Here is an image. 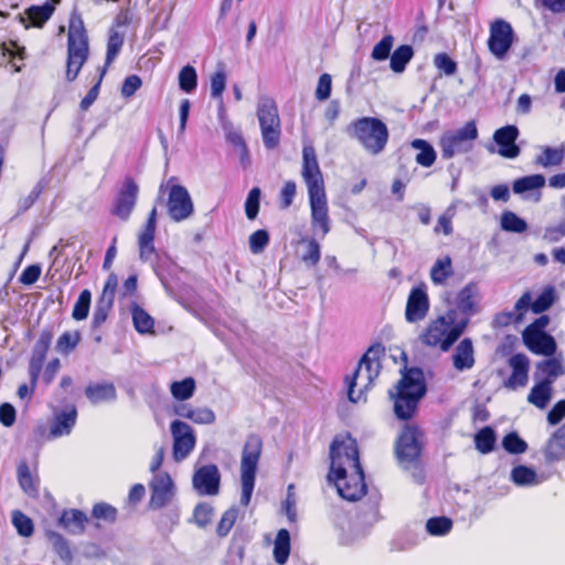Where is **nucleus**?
I'll return each mask as SVG.
<instances>
[{
    "instance_id": "obj_33",
    "label": "nucleus",
    "mask_w": 565,
    "mask_h": 565,
    "mask_svg": "<svg viewBox=\"0 0 565 565\" xmlns=\"http://www.w3.org/2000/svg\"><path fill=\"white\" fill-rule=\"evenodd\" d=\"M414 56V50L411 45H399L392 54L390 61V67L394 73H403L406 65L411 62Z\"/></svg>"
},
{
    "instance_id": "obj_47",
    "label": "nucleus",
    "mask_w": 565,
    "mask_h": 565,
    "mask_svg": "<svg viewBox=\"0 0 565 565\" xmlns=\"http://www.w3.org/2000/svg\"><path fill=\"white\" fill-rule=\"evenodd\" d=\"M555 301V288L547 286L541 295L532 302L531 309L534 313H542L548 310Z\"/></svg>"
},
{
    "instance_id": "obj_17",
    "label": "nucleus",
    "mask_w": 565,
    "mask_h": 565,
    "mask_svg": "<svg viewBox=\"0 0 565 565\" xmlns=\"http://www.w3.org/2000/svg\"><path fill=\"white\" fill-rule=\"evenodd\" d=\"M311 211V224L315 231H319L321 237L330 232V217L326 191L308 193Z\"/></svg>"
},
{
    "instance_id": "obj_1",
    "label": "nucleus",
    "mask_w": 565,
    "mask_h": 565,
    "mask_svg": "<svg viewBox=\"0 0 565 565\" xmlns=\"http://www.w3.org/2000/svg\"><path fill=\"white\" fill-rule=\"evenodd\" d=\"M330 459L328 479L334 481L339 495L348 501L364 495L366 484L355 440L335 438L330 446Z\"/></svg>"
},
{
    "instance_id": "obj_15",
    "label": "nucleus",
    "mask_w": 565,
    "mask_h": 565,
    "mask_svg": "<svg viewBox=\"0 0 565 565\" xmlns=\"http://www.w3.org/2000/svg\"><path fill=\"white\" fill-rule=\"evenodd\" d=\"M139 186L131 177H126L115 199L111 213L122 221H127L137 203Z\"/></svg>"
},
{
    "instance_id": "obj_51",
    "label": "nucleus",
    "mask_w": 565,
    "mask_h": 565,
    "mask_svg": "<svg viewBox=\"0 0 565 565\" xmlns=\"http://www.w3.org/2000/svg\"><path fill=\"white\" fill-rule=\"evenodd\" d=\"M451 527L452 521L447 516L430 518L426 522V530L430 535H445L450 532Z\"/></svg>"
},
{
    "instance_id": "obj_48",
    "label": "nucleus",
    "mask_w": 565,
    "mask_h": 565,
    "mask_svg": "<svg viewBox=\"0 0 565 565\" xmlns=\"http://www.w3.org/2000/svg\"><path fill=\"white\" fill-rule=\"evenodd\" d=\"M113 305L114 301H111L110 299H106L105 297L98 298L92 320L93 329L99 328L107 320L108 313L111 310Z\"/></svg>"
},
{
    "instance_id": "obj_38",
    "label": "nucleus",
    "mask_w": 565,
    "mask_h": 565,
    "mask_svg": "<svg viewBox=\"0 0 565 565\" xmlns=\"http://www.w3.org/2000/svg\"><path fill=\"white\" fill-rule=\"evenodd\" d=\"M124 41H125L124 33H120L115 29H110L109 35H108V41H107L106 60H105V65L103 67H106V70H107L108 66L114 62V60L117 57V55L121 51Z\"/></svg>"
},
{
    "instance_id": "obj_3",
    "label": "nucleus",
    "mask_w": 565,
    "mask_h": 565,
    "mask_svg": "<svg viewBox=\"0 0 565 565\" xmlns=\"http://www.w3.org/2000/svg\"><path fill=\"white\" fill-rule=\"evenodd\" d=\"M468 322V318L457 320V311L450 309L430 320L418 339L428 348H439L447 352L466 331Z\"/></svg>"
},
{
    "instance_id": "obj_36",
    "label": "nucleus",
    "mask_w": 565,
    "mask_h": 565,
    "mask_svg": "<svg viewBox=\"0 0 565 565\" xmlns=\"http://www.w3.org/2000/svg\"><path fill=\"white\" fill-rule=\"evenodd\" d=\"M54 9L55 8L53 4L45 2L43 6L30 7L25 10V14L33 26L42 28L44 23L52 17Z\"/></svg>"
},
{
    "instance_id": "obj_58",
    "label": "nucleus",
    "mask_w": 565,
    "mask_h": 565,
    "mask_svg": "<svg viewBox=\"0 0 565 565\" xmlns=\"http://www.w3.org/2000/svg\"><path fill=\"white\" fill-rule=\"evenodd\" d=\"M249 249L253 254L262 253L269 243V234L266 230H257L249 236Z\"/></svg>"
},
{
    "instance_id": "obj_49",
    "label": "nucleus",
    "mask_w": 565,
    "mask_h": 565,
    "mask_svg": "<svg viewBox=\"0 0 565 565\" xmlns=\"http://www.w3.org/2000/svg\"><path fill=\"white\" fill-rule=\"evenodd\" d=\"M502 447L512 455H520L527 450L526 441L516 431H511L503 437Z\"/></svg>"
},
{
    "instance_id": "obj_41",
    "label": "nucleus",
    "mask_w": 565,
    "mask_h": 565,
    "mask_svg": "<svg viewBox=\"0 0 565 565\" xmlns=\"http://www.w3.org/2000/svg\"><path fill=\"white\" fill-rule=\"evenodd\" d=\"M195 391V381L193 377H185L182 381L172 382L170 392L178 401H186L191 398Z\"/></svg>"
},
{
    "instance_id": "obj_62",
    "label": "nucleus",
    "mask_w": 565,
    "mask_h": 565,
    "mask_svg": "<svg viewBox=\"0 0 565 565\" xmlns=\"http://www.w3.org/2000/svg\"><path fill=\"white\" fill-rule=\"evenodd\" d=\"M301 259L310 266H315L319 263L320 245L315 239H310L306 243V250L302 253Z\"/></svg>"
},
{
    "instance_id": "obj_35",
    "label": "nucleus",
    "mask_w": 565,
    "mask_h": 565,
    "mask_svg": "<svg viewBox=\"0 0 565 565\" xmlns=\"http://www.w3.org/2000/svg\"><path fill=\"white\" fill-rule=\"evenodd\" d=\"M290 553V534L286 529L278 531L274 543V558L277 564L284 565Z\"/></svg>"
},
{
    "instance_id": "obj_64",
    "label": "nucleus",
    "mask_w": 565,
    "mask_h": 565,
    "mask_svg": "<svg viewBox=\"0 0 565 565\" xmlns=\"http://www.w3.org/2000/svg\"><path fill=\"white\" fill-rule=\"evenodd\" d=\"M41 271L42 268L39 264L29 265L21 273L19 281L25 286H31L39 280Z\"/></svg>"
},
{
    "instance_id": "obj_32",
    "label": "nucleus",
    "mask_w": 565,
    "mask_h": 565,
    "mask_svg": "<svg viewBox=\"0 0 565 565\" xmlns=\"http://www.w3.org/2000/svg\"><path fill=\"white\" fill-rule=\"evenodd\" d=\"M411 146L418 150L415 160L419 166L429 168L435 163L437 154L434 147L428 141L424 139H414L411 142Z\"/></svg>"
},
{
    "instance_id": "obj_57",
    "label": "nucleus",
    "mask_w": 565,
    "mask_h": 565,
    "mask_svg": "<svg viewBox=\"0 0 565 565\" xmlns=\"http://www.w3.org/2000/svg\"><path fill=\"white\" fill-rule=\"evenodd\" d=\"M105 74H106V67H100L98 79H97L96 84L88 90L86 96L79 103V108L82 110H84V111L87 110L97 99L99 89H100V85H102Z\"/></svg>"
},
{
    "instance_id": "obj_4",
    "label": "nucleus",
    "mask_w": 565,
    "mask_h": 565,
    "mask_svg": "<svg viewBox=\"0 0 565 565\" xmlns=\"http://www.w3.org/2000/svg\"><path fill=\"white\" fill-rule=\"evenodd\" d=\"M384 347L381 343L371 345L363 354L351 377H347L348 398L352 403L365 402L366 392L374 385L380 375L382 365L381 356L384 354Z\"/></svg>"
},
{
    "instance_id": "obj_42",
    "label": "nucleus",
    "mask_w": 565,
    "mask_h": 565,
    "mask_svg": "<svg viewBox=\"0 0 565 565\" xmlns=\"http://www.w3.org/2000/svg\"><path fill=\"white\" fill-rule=\"evenodd\" d=\"M132 321L136 330L139 333H151L153 331V319L138 306L132 308Z\"/></svg>"
},
{
    "instance_id": "obj_27",
    "label": "nucleus",
    "mask_w": 565,
    "mask_h": 565,
    "mask_svg": "<svg viewBox=\"0 0 565 565\" xmlns=\"http://www.w3.org/2000/svg\"><path fill=\"white\" fill-rule=\"evenodd\" d=\"M511 481L518 487H534L543 482L536 471L527 466L519 465L511 470Z\"/></svg>"
},
{
    "instance_id": "obj_28",
    "label": "nucleus",
    "mask_w": 565,
    "mask_h": 565,
    "mask_svg": "<svg viewBox=\"0 0 565 565\" xmlns=\"http://www.w3.org/2000/svg\"><path fill=\"white\" fill-rule=\"evenodd\" d=\"M85 395L93 404L110 402L116 398V388L111 383L90 384L85 388Z\"/></svg>"
},
{
    "instance_id": "obj_55",
    "label": "nucleus",
    "mask_w": 565,
    "mask_h": 565,
    "mask_svg": "<svg viewBox=\"0 0 565 565\" xmlns=\"http://www.w3.org/2000/svg\"><path fill=\"white\" fill-rule=\"evenodd\" d=\"M260 189L253 188L245 201V213L248 220H255L259 212Z\"/></svg>"
},
{
    "instance_id": "obj_10",
    "label": "nucleus",
    "mask_w": 565,
    "mask_h": 565,
    "mask_svg": "<svg viewBox=\"0 0 565 565\" xmlns=\"http://www.w3.org/2000/svg\"><path fill=\"white\" fill-rule=\"evenodd\" d=\"M477 137L478 130L473 121L467 122L455 132L444 135L440 139L443 158L450 159L457 153L468 151L470 149L468 143Z\"/></svg>"
},
{
    "instance_id": "obj_16",
    "label": "nucleus",
    "mask_w": 565,
    "mask_h": 565,
    "mask_svg": "<svg viewBox=\"0 0 565 565\" xmlns=\"http://www.w3.org/2000/svg\"><path fill=\"white\" fill-rule=\"evenodd\" d=\"M429 311V299L424 284L412 288L405 308V319L415 323L425 319Z\"/></svg>"
},
{
    "instance_id": "obj_44",
    "label": "nucleus",
    "mask_w": 565,
    "mask_h": 565,
    "mask_svg": "<svg viewBox=\"0 0 565 565\" xmlns=\"http://www.w3.org/2000/svg\"><path fill=\"white\" fill-rule=\"evenodd\" d=\"M211 97L220 99L222 104V95L226 85V73L223 63L217 64L216 72L211 76Z\"/></svg>"
},
{
    "instance_id": "obj_18",
    "label": "nucleus",
    "mask_w": 565,
    "mask_h": 565,
    "mask_svg": "<svg viewBox=\"0 0 565 565\" xmlns=\"http://www.w3.org/2000/svg\"><path fill=\"white\" fill-rule=\"evenodd\" d=\"M221 475L216 465L199 468L192 478L194 489L201 495H216L220 491Z\"/></svg>"
},
{
    "instance_id": "obj_22",
    "label": "nucleus",
    "mask_w": 565,
    "mask_h": 565,
    "mask_svg": "<svg viewBox=\"0 0 565 565\" xmlns=\"http://www.w3.org/2000/svg\"><path fill=\"white\" fill-rule=\"evenodd\" d=\"M452 365L458 372H463L473 367L475 350L470 338L462 339L455 348L452 354Z\"/></svg>"
},
{
    "instance_id": "obj_23",
    "label": "nucleus",
    "mask_w": 565,
    "mask_h": 565,
    "mask_svg": "<svg viewBox=\"0 0 565 565\" xmlns=\"http://www.w3.org/2000/svg\"><path fill=\"white\" fill-rule=\"evenodd\" d=\"M523 341L536 354L551 356L556 351V342L548 333H523Z\"/></svg>"
},
{
    "instance_id": "obj_34",
    "label": "nucleus",
    "mask_w": 565,
    "mask_h": 565,
    "mask_svg": "<svg viewBox=\"0 0 565 565\" xmlns=\"http://www.w3.org/2000/svg\"><path fill=\"white\" fill-rule=\"evenodd\" d=\"M542 153L534 160L536 166L548 168L559 166L564 160V147L553 148L544 146L541 148Z\"/></svg>"
},
{
    "instance_id": "obj_7",
    "label": "nucleus",
    "mask_w": 565,
    "mask_h": 565,
    "mask_svg": "<svg viewBox=\"0 0 565 565\" xmlns=\"http://www.w3.org/2000/svg\"><path fill=\"white\" fill-rule=\"evenodd\" d=\"M88 38L78 15H72L67 35V60L65 78L74 82L88 58Z\"/></svg>"
},
{
    "instance_id": "obj_56",
    "label": "nucleus",
    "mask_w": 565,
    "mask_h": 565,
    "mask_svg": "<svg viewBox=\"0 0 565 565\" xmlns=\"http://www.w3.org/2000/svg\"><path fill=\"white\" fill-rule=\"evenodd\" d=\"M92 515L97 520L114 523L117 519V510L108 503H97L93 507Z\"/></svg>"
},
{
    "instance_id": "obj_9",
    "label": "nucleus",
    "mask_w": 565,
    "mask_h": 565,
    "mask_svg": "<svg viewBox=\"0 0 565 565\" xmlns=\"http://www.w3.org/2000/svg\"><path fill=\"white\" fill-rule=\"evenodd\" d=\"M257 118L262 139L266 149L273 150L280 142V118L276 103L271 98H263L257 105Z\"/></svg>"
},
{
    "instance_id": "obj_29",
    "label": "nucleus",
    "mask_w": 565,
    "mask_h": 565,
    "mask_svg": "<svg viewBox=\"0 0 565 565\" xmlns=\"http://www.w3.org/2000/svg\"><path fill=\"white\" fill-rule=\"evenodd\" d=\"M18 481L29 497H36L39 492V480L34 478L30 471V468L25 461H21L17 468Z\"/></svg>"
},
{
    "instance_id": "obj_30",
    "label": "nucleus",
    "mask_w": 565,
    "mask_h": 565,
    "mask_svg": "<svg viewBox=\"0 0 565 565\" xmlns=\"http://www.w3.org/2000/svg\"><path fill=\"white\" fill-rule=\"evenodd\" d=\"M545 183L546 179L543 174H531L515 179L512 184V190L515 194L522 195L544 188Z\"/></svg>"
},
{
    "instance_id": "obj_31",
    "label": "nucleus",
    "mask_w": 565,
    "mask_h": 565,
    "mask_svg": "<svg viewBox=\"0 0 565 565\" xmlns=\"http://www.w3.org/2000/svg\"><path fill=\"white\" fill-rule=\"evenodd\" d=\"M88 519L79 510L64 511L60 518V524L72 533H82Z\"/></svg>"
},
{
    "instance_id": "obj_52",
    "label": "nucleus",
    "mask_w": 565,
    "mask_h": 565,
    "mask_svg": "<svg viewBox=\"0 0 565 565\" xmlns=\"http://www.w3.org/2000/svg\"><path fill=\"white\" fill-rule=\"evenodd\" d=\"M536 367L547 376L546 380H552V383L555 379L565 374L564 365L556 359H547L543 362H540L537 363Z\"/></svg>"
},
{
    "instance_id": "obj_50",
    "label": "nucleus",
    "mask_w": 565,
    "mask_h": 565,
    "mask_svg": "<svg viewBox=\"0 0 565 565\" xmlns=\"http://www.w3.org/2000/svg\"><path fill=\"white\" fill-rule=\"evenodd\" d=\"M92 294L88 289H84L73 308L72 317L73 319L81 321L87 318L89 308H90Z\"/></svg>"
},
{
    "instance_id": "obj_43",
    "label": "nucleus",
    "mask_w": 565,
    "mask_h": 565,
    "mask_svg": "<svg viewBox=\"0 0 565 565\" xmlns=\"http://www.w3.org/2000/svg\"><path fill=\"white\" fill-rule=\"evenodd\" d=\"M12 524L15 527L19 535L23 537H29L34 532L33 521L20 510H14L12 512Z\"/></svg>"
},
{
    "instance_id": "obj_11",
    "label": "nucleus",
    "mask_w": 565,
    "mask_h": 565,
    "mask_svg": "<svg viewBox=\"0 0 565 565\" xmlns=\"http://www.w3.org/2000/svg\"><path fill=\"white\" fill-rule=\"evenodd\" d=\"M168 215L173 222L180 223L194 213V204L189 191L180 184L170 188L167 201Z\"/></svg>"
},
{
    "instance_id": "obj_21",
    "label": "nucleus",
    "mask_w": 565,
    "mask_h": 565,
    "mask_svg": "<svg viewBox=\"0 0 565 565\" xmlns=\"http://www.w3.org/2000/svg\"><path fill=\"white\" fill-rule=\"evenodd\" d=\"M509 366L512 369V373L503 386L509 390H515L523 387L529 381V359L525 354L516 353L509 359Z\"/></svg>"
},
{
    "instance_id": "obj_2",
    "label": "nucleus",
    "mask_w": 565,
    "mask_h": 565,
    "mask_svg": "<svg viewBox=\"0 0 565 565\" xmlns=\"http://www.w3.org/2000/svg\"><path fill=\"white\" fill-rule=\"evenodd\" d=\"M426 394V385L422 370L413 367L407 370L390 396L394 401V414L401 420L411 419L417 408L419 401Z\"/></svg>"
},
{
    "instance_id": "obj_53",
    "label": "nucleus",
    "mask_w": 565,
    "mask_h": 565,
    "mask_svg": "<svg viewBox=\"0 0 565 565\" xmlns=\"http://www.w3.org/2000/svg\"><path fill=\"white\" fill-rule=\"evenodd\" d=\"M52 339H53L52 330L43 329L40 333L38 341L35 342V344L33 347L31 356L45 360L46 353H47L51 342H52Z\"/></svg>"
},
{
    "instance_id": "obj_5",
    "label": "nucleus",
    "mask_w": 565,
    "mask_h": 565,
    "mask_svg": "<svg viewBox=\"0 0 565 565\" xmlns=\"http://www.w3.org/2000/svg\"><path fill=\"white\" fill-rule=\"evenodd\" d=\"M347 132L372 156L382 153L390 138L387 126L376 117H361L353 120L348 126Z\"/></svg>"
},
{
    "instance_id": "obj_40",
    "label": "nucleus",
    "mask_w": 565,
    "mask_h": 565,
    "mask_svg": "<svg viewBox=\"0 0 565 565\" xmlns=\"http://www.w3.org/2000/svg\"><path fill=\"white\" fill-rule=\"evenodd\" d=\"M500 224L501 228L505 232L521 234L527 230L526 221L511 211H505L502 213Z\"/></svg>"
},
{
    "instance_id": "obj_59",
    "label": "nucleus",
    "mask_w": 565,
    "mask_h": 565,
    "mask_svg": "<svg viewBox=\"0 0 565 565\" xmlns=\"http://www.w3.org/2000/svg\"><path fill=\"white\" fill-rule=\"evenodd\" d=\"M237 516L238 511L236 508L226 510L217 524V534L226 536L235 524Z\"/></svg>"
},
{
    "instance_id": "obj_61",
    "label": "nucleus",
    "mask_w": 565,
    "mask_h": 565,
    "mask_svg": "<svg viewBox=\"0 0 565 565\" xmlns=\"http://www.w3.org/2000/svg\"><path fill=\"white\" fill-rule=\"evenodd\" d=\"M473 287L471 285L466 286L460 290L457 297V303L459 309L465 313L473 312V300H472Z\"/></svg>"
},
{
    "instance_id": "obj_45",
    "label": "nucleus",
    "mask_w": 565,
    "mask_h": 565,
    "mask_svg": "<svg viewBox=\"0 0 565 565\" xmlns=\"http://www.w3.org/2000/svg\"><path fill=\"white\" fill-rule=\"evenodd\" d=\"M179 86L184 93H192L198 86V74L193 66L185 65L179 72Z\"/></svg>"
},
{
    "instance_id": "obj_6",
    "label": "nucleus",
    "mask_w": 565,
    "mask_h": 565,
    "mask_svg": "<svg viewBox=\"0 0 565 565\" xmlns=\"http://www.w3.org/2000/svg\"><path fill=\"white\" fill-rule=\"evenodd\" d=\"M424 447V433L415 425H406L395 441L394 454L398 466L404 470L414 469L413 478L422 482L419 470L420 455Z\"/></svg>"
},
{
    "instance_id": "obj_46",
    "label": "nucleus",
    "mask_w": 565,
    "mask_h": 565,
    "mask_svg": "<svg viewBox=\"0 0 565 565\" xmlns=\"http://www.w3.org/2000/svg\"><path fill=\"white\" fill-rule=\"evenodd\" d=\"M81 333L79 331H66L64 332L56 342L55 349L58 353L67 355L71 353L79 343Z\"/></svg>"
},
{
    "instance_id": "obj_20",
    "label": "nucleus",
    "mask_w": 565,
    "mask_h": 565,
    "mask_svg": "<svg viewBox=\"0 0 565 565\" xmlns=\"http://www.w3.org/2000/svg\"><path fill=\"white\" fill-rule=\"evenodd\" d=\"M519 129L514 125H508L497 129L493 140L499 146V154L503 158L514 159L520 154V147L515 143Z\"/></svg>"
},
{
    "instance_id": "obj_39",
    "label": "nucleus",
    "mask_w": 565,
    "mask_h": 565,
    "mask_svg": "<svg viewBox=\"0 0 565 565\" xmlns=\"http://www.w3.org/2000/svg\"><path fill=\"white\" fill-rule=\"evenodd\" d=\"M497 436L492 427L486 426L475 435V445L481 454H489L494 449Z\"/></svg>"
},
{
    "instance_id": "obj_8",
    "label": "nucleus",
    "mask_w": 565,
    "mask_h": 565,
    "mask_svg": "<svg viewBox=\"0 0 565 565\" xmlns=\"http://www.w3.org/2000/svg\"><path fill=\"white\" fill-rule=\"evenodd\" d=\"M263 441L257 435L246 438L241 460V504L247 507L255 487L257 465L262 455Z\"/></svg>"
},
{
    "instance_id": "obj_14",
    "label": "nucleus",
    "mask_w": 565,
    "mask_h": 565,
    "mask_svg": "<svg viewBox=\"0 0 565 565\" xmlns=\"http://www.w3.org/2000/svg\"><path fill=\"white\" fill-rule=\"evenodd\" d=\"M301 177L308 188V193L326 191L322 172L312 146H305L302 149Z\"/></svg>"
},
{
    "instance_id": "obj_26",
    "label": "nucleus",
    "mask_w": 565,
    "mask_h": 565,
    "mask_svg": "<svg viewBox=\"0 0 565 565\" xmlns=\"http://www.w3.org/2000/svg\"><path fill=\"white\" fill-rule=\"evenodd\" d=\"M552 380H542L531 388L527 402L544 409L552 398Z\"/></svg>"
},
{
    "instance_id": "obj_37",
    "label": "nucleus",
    "mask_w": 565,
    "mask_h": 565,
    "mask_svg": "<svg viewBox=\"0 0 565 565\" xmlns=\"http://www.w3.org/2000/svg\"><path fill=\"white\" fill-rule=\"evenodd\" d=\"M452 274L451 258L449 256L438 258L430 269V278L435 285L445 284Z\"/></svg>"
},
{
    "instance_id": "obj_25",
    "label": "nucleus",
    "mask_w": 565,
    "mask_h": 565,
    "mask_svg": "<svg viewBox=\"0 0 565 565\" xmlns=\"http://www.w3.org/2000/svg\"><path fill=\"white\" fill-rule=\"evenodd\" d=\"M77 412L75 407L68 412H62L57 414L50 427V437L58 438L71 434L73 427L76 424Z\"/></svg>"
},
{
    "instance_id": "obj_24",
    "label": "nucleus",
    "mask_w": 565,
    "mask_h": 565,
    "mask_svg": "<svg viewBox=\"0 0 565 565\" xmlns=\"http://www.w3.org/2000/svg\"><path fill=\"white\" fill-rule=\"evenodd\" d=\"M544 457L546 462H555L565 459V424L558 427L548 439Z\"/></svg>"
},
{
    "instance_id": "obj_63",
    "label": "nucleus",
    "mask_w": 565,
    "mask_h": 565,
    "mask_svg": "<svg viewBox=\"0 0 565 565\" xmlns=\"http://www.w3.org/2000/svg\"><path fill=\"white\" fill-rule=\"evenodd\" d=\"M212 513H213V508L209 503L198 504L193 512V518L195 520V523L200 527L206 526L211 521Z\"/></svg>"
},
{
    "instance_id": "obj_54",
    "label": "nucleus",
    "mask_w": 565,
    "mask_h": 565,
    "mask_svg": "<svg viewBox=\"0 0 565 565\" xmlns=\"http://www.w3.org/2000/svg\"><path fill=\"white\" fill-rule=\"evenodd\" d=\"M394 38L392 35H385L382 40L376 43L372 50L371 57L375 61H384L391 56V50L393 47Z\"/></svg>"
},
{
    "instance_id": "obj_12",
    "label": "nucleus",
    "mask_w": 565,
    "mask_h": 565,
    "mask_svg": "<svg viewBox=\"0 0 565 565\" xmlns=\"http://www.w3.org/2000/svg\"><path fill=\"white\" fill-rule=\"evenodd\" d=\"M170 431L173 438V458L175 461H182L195 447L194 430L185 422L175 419L170 425Z\"/></svg>"
},
{
    "instance_id": "obj_60",
    "label": "nucleus",
    "mask_w": 565,
    "mask_h": 565,
    "mask_svg": "<svg viewBox=\"0 0 565 565\" xmlns=\"http://www.w3.org/2000/svg\"><path fill=\"white\" fill-rule=\"evenodd\" d=\"M434 65L447 76H452L457 72V63L447 53L436 54Z\"/></svg>"
},
{
    "instance_id": "obj_13",
    "label": "nucleus",
    "mask_w": 565,
    "mask_h": 565,
    "mask_svg": "<svg viewBox=\"0 0 565 565\" xmlns=\"http://www.w3.org/2000/svg\"><path fill=\"white\" fill-rule=\"evenodd\" d=\"M514 32L511 24L502 19L495 20L490 26L488 39L489 51L502 60L513 44Z\"/></svg>"
},
{
    "instance_id": "obj_19",
    "label": "nucleus",
    "mask_w": 565,
    "mask_h": 565,
    "mask_svg": "<svg viewBox=\"0 0 565 565\" xmlns=\"http://www.w3.org/2000/svg\"><path fill=\"white\" fill-rule=\"evenodd\" d=\"M151 497L149 507L161 509L166 507L173 497V482L168 473H158L150 483Z\"/></svg>"
}]
</instances>
